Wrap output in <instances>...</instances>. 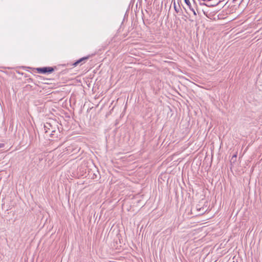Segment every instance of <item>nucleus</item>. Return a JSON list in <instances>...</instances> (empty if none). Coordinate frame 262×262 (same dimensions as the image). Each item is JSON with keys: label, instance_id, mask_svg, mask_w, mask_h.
<instances>
[{"label": "nucleus", "instance_id": "nucleus-3", "mask_svg": "<svg viewBox=\"0 0 262 262\" xmlns=\"http://www.w3.org/2000/svg\"><path fill=\"white\" fill-rule=\"evenodd\" d=\"M90 57H91V56H85V57L81 58L80 59L77 60L76 61L74 62L72 64V66H73L74 67H76L79 64H82L84 63H85L86 62V61H87Z\"/></svg>", "mask_w": 262, "mask_h": 262}, {"label": "nucleus", "instance_id": "nucleus-8", "mask_svg": "<svg viewBox=\"0 0 262 262\" xmlns=\"http://www.w3.org/2000/svg\"><path fill=\"white\" fill-rule=\"evenodd\" d=\"M190 10L193 12L194 15H196V13L194 9L193 8L190 9Z\"/></svg>", "mask_w": 262, "mask_h": 262}, {"label": "nucleus", "instance_id": "nucleus-9", "mask_svg": "<svg viewBox=\"0 0 262 262\" xmlns=\"http://www.w3.org/2000/svg\"><path fill=\"white\" fill-rule=\"evenodd\" d=\"M4 145H4V144H3V143H0V148H3V147H4Z\"/></svg>", "mask_w": 262, "mask_h": 262}, {"label": "nucleus", "instance_id": "nucleus-2", "mask_svg": "<svg viewBox=\"0 0 262 262\" xmlns=\"http://www.w3.org/2000/svg\"><path fill=\"white\" fill-rule=\"evenodd\" d=\"M221 2V1H217V0H209L208 1L207 3H203L201 4V5H205L207 7H215L218 5Z\"/></svg>", "mask_w": 262, "mask_h": 262}, {"label": "nucleus", "instance_id": "nucleus-7", "mask_svg": "<svg viewBox=\"0 0 262 262\" xmlns=\"http://www.w3.org/2000/svg\"><path fill=\"white\" fill-rule=\"evenodd\" d=\"M184 2L188 6V7L189 9H191L192 8L189 0H184Z\"/></svg>", "mask_w": 262, "mask_h": 262}, {"label": "nucleus", "instance_id": "nucleus-1", "mask_svg": "<svg viewBox=\"0 0 262 262\" xmlns=\"http://www.w3.org/2000/svg\"><path fill=\"white\" fill-rule=\"evenodd\" d=\"M56 69V67H45L36 68L37 73L41 74H50Z\"/></svg>", "mask_w": 262, "mask_h": 262}, {"label": "nucleus", "instance_id": "nucleus-5", "mask_svg": "<svg viewBox=\"0 0 262 262\" xmlns=\"http://www.w3.org/2000/svg\"><path fill=\"white\" fill-rule=\"evenodd\" d=\"M58 134V132L56 130L55 128H53L51 132L49 133L50 136L53 138L57 137Z\"/></svg>", "mask_w": 262, "mask_h": 262}, {"label": "nucleus", "instance_id": "nucleus-6", "mask_svg": "<svg viewBox=\"0 0 262 262\" xmlns=\"http://www.w3.org/2000/svg\"><path fill=\"white\" fill-rule=\"evenodd\" d=\"M178 4H179V6L177 7L176 6V2L175 1H174L173 2V7H174V9L175 10V11L177 12V13H179L180 12V10H181V7H180V5L179 4V1H178Z\"/></svg>", "mask_w": 262, "mask_h": 262}, {"label": "nucleus", "instance_id": "nucleus-4", "mask_svg": "<svg viewBox=\"0 0 262 262\" xmlns=\"http://www.w3.org/2000/svg\"><path fill=\"white\" fill-rule=\"evenodd\" d=\"M53 128V127L50 123L47 122L44 125V129H45V133L47 135L48 134L50 133Z\"/></svg>", "mask_w": 262, "mask_h": 262}]
</instances>
